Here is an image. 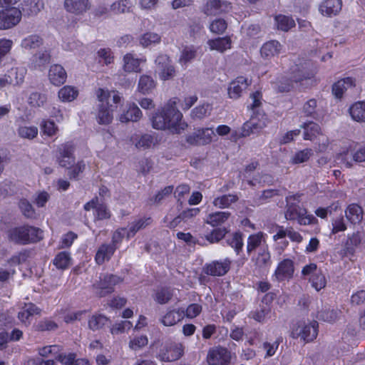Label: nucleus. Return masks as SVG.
<instances>
[{
  "instance_id": "nucleus-1",
  "label": "nucleus",
  "mask_w": 365,
  "mask_h": 365,
  "mask_svg": "<svg viewBox=\"0 0 365 365\" xmlns=\"http://www.w3.org/2000/svg\"><path fill=\"white\" fill-rule=\"evenodd\" d=\"M176 99H170L153 115V128L157 130H168L173 134L184 131L187 124L183 120L182 113L176 108Z\"/></svg>"
},
{
  "instance_id": "nucleus-2",
  "label": "nucleus",
  "mask_w": 365,
  "mask_h": 365,
  "mask_svg": "<svg viewBox=\"0 0 365 365\" xmlns=\"http://www.w3.org/2000/svg\"><path fill=\"white\" fill-rule=\"evenodd\" d=\"M95 94L99 102L96 120L99 125H109L113 121V113L117 105L121 102L122 96L117 91L103 88H97Z\"/></svg>"
},
{
  "instance_id": "nucleus-3",
  "label": "nucleus",
  "mask_w": 365,
  "mask_h": 365,
  "mask_svg": "<svg viewBox=\"0 0 365 365\" xmlns=\"http://www.w3.org/2000/svg\"><path fill=\"white\" fill-rule=\"evenodd\" d=\"M317 72L316 67L309 68V63H306L304 66L297 70L293 71L292 78L287 79L282 78L280 80L273 82L272 87L279 92H287L294 88V83H300L301 84H310L316 83L314 77Z\"/></svg>"
},
{
  "instance_id": "nucleus-4",
  "label": "nucleus",
  "mask_w": 365,
  "mask_h": 365,
  "mask_svg": "<svg viewBox=\"0 0 365 365\" xmlns=\"http://www.w3.org/2000/svg\"><path fill=\"white\" fill-rule=\"evenodd\" d=\"M9 240L15 243L26 245L42 239V230L32 226H21L12 228L7 233Z\"/></svg>"
},
{
  "instance_id": "nucleus-5",
  "label": "nucleus",
  "mask_w": 365,
  "mask_h": 365,
  "mask_svg": "<svg viewBox=\"0 0 365 365\" xmlns=\"http://www.w3.org/2000/svg\"><path fill=\"white\" fill-rule=\"evenodd\" d=\"M295 200V197L287 198V210L285 212V217L289 220H297L302 225L314 224L317 220L312 215L307 214V210L298 204L291 202L292 200Z\"/></svg>"
},
{
  "instance_id": "nucleus-6",
  "label": "nucleus",
  "mask_w": 365,
  "mask_h": 365,
  "mask_svg": "<svg viewBox=\"0 0 365 365\" xmlns=\"http://www.w3.org/2000/svg\"><path fill=\"white\" fill-rule=\"evenodd\" d=\"M302 275L307 277L312 287L317 292L324 289L327 284V277L323 271L315 263H309L302 269Z\"/></svg>"
},
{
  "instance_id": "nucleus-7",
  "label": "nucleus",
  "mask_w": 365,
  "mask_h": 365,
  "mask_svg": "<svg viewBox=\"0 0 365 365\" xmlns=\"http://www.w3.org/2000/svg\"><path fill=\"white\" fill-rule=\"evenodd\" d=\"M317 333L318 323L316 321L299 322L293 325L291 335L293 338L309 342L316 339Z\"/></svg>"
},
{
  "instance_id": "nucleus-8",
  "label": "nucleus",
  "mask_w": 365,
  "mask_h": 365,
  "mask_svg": "<svg viewBox=\"0 0 365 365\" xmlns=\"http://www.w3.org/2000/svg\"><path fill=\"white\" fill-rule=\"evenodd\" d=\"M269 123V120L265 113L256 112L252 115L250 120L244 123L242 128L241 135L243 137H246L251 134L258 133L267 127Z\"/></svg>"
},
{
  "instance_id": "nucleus-9",
  "label": "nucleus",
  "mask_w": 365,
  "mask_h": 365,
  "mask_svg": "<svg viewBox=\"0 0 365 365\" xmlns=\"http://www.w3.org/2000/svg\"><path fill=\"white\" fill-rule=\"evenodd\" d=\"M155 72L161 81H168L175 76L176 69L168 55H158L155 60Z\"/></svg>"
},
{
  "instance_id": "nucleus-10",
  "label": "nucleus",
  "mask_w": 365,
  "mask_h": 365,
  "mask_svg": "<svg viewBox=\"0 0 365 365\" xmlns=\"http://www.w3.org/2000/svg\"><path fill=\"white\" fill-rule=\"evenodd\" d=\"M28 255L26 252H21L13 255L8 261L1 264L0 267V281L4 282L11 279L16 272V266L26 262Z\"/></svg>"
},
{
  "instance_id": "nucleus-11",
  "label": "nucleus",
  "mask_w": 365,
  "mask_h": 365,
  "mask_svg": "<svg viewBox=\"0 0 365 365\" xmlns=\"http://www.w3.org/2000/svg\"><path fill=\"white\" fill-rule=\"evenodd\" d=\"M352 160L358 163L365 161V145L359 148L354 154L351 152V145L343 148L336 156V161L346 168H350L352 165Z\"/></svg>"
},
{
  "instance_id": "nucleus-12",
  "label": "nucleus",
  "mask_w": 365,
  "mask_h": 365,
  "mask_svg": "<svg viewBox=\"0 0 365 365\" xmlns=\"http://www.w3.org/2000/svg\"><path fill=\"white\" fill-rule=\"evenodd\" d=\"M182 354V344L170 341L162 346L157 357L163 361H173L180 358Z\"/></svg>"
},
{
  "instance_id": "nucleus-13",
  "label": "nucleus",
  "mask_w": 365,
  "mask_h": 365,
  "mask_svg": "<svg viewBox=\"0 0 365 365\" xmlns=\"http://www.w3.org/2000/svg\"><path fill=\"white\" fill-rule=\"evenodd\" d=\"M215 136V130L212 128H197L187 135L186 141L193 145H204L210 144Z\"/></svg>"
},
{
  "instance_id": "nucleus-14",
  "label": "nucleus",
  "mask_w": 365,
  "mask_h": 365,
  "mask_svg": "<svg viewBox=\"0 0 365 365\" xmlns=\"http://www.w3.org/2000/svg\"><path fill=\"white\" fill-rule=\"evenodd\" d=\"M122 279L113 274H104L100 277L99 282L93 284L96 292L99 296H104L113 291L114 286L120 283Z\"/></svg>"
},
{
  "instance_id": "nucleus-15",
  "label": "nucleus",
  "mask_w": 365,
  "mask_h": 365,
  "mask_svg": "<svg viewBox=\"0 0 365 365\" xmlns=\"http://www.w3.org/2000/svg\"><path fill=\"white\" fill-rule=\"evenodd\" d=\"M21 16V10L16 7L0 11V30L9 29L16 26Z\"/></svg>"
},
{
  "instance_id": "nucleus-16",
  "label": "nucleus",
  "mask_w": 365,
  "mask_h": 365,
  "mask_svg": "<svg viewBox=\"0 0 365 365\" xmlns=\"http://www.w3.org/2000/svg\"><path fill=\"white\" fill-rule=\"evenodd\" d=\"M294 272V262L290 259H284L279 262L272 276L275 282L288 281L292 278Z\"/></svg>"
},
{
  "instance_id": "nucleus-17",
  "label": "nucleus",
  "mask_w": 365,
  "mask_h": 365,
  "mask_svg": "<svg viewBox=\"0 0 365 365\" xmlns=\"http://www.w3.org/2000/svg\"><path fill=\"white\" fill-rule=\"evenodd\" d=\"M252 81L245 76H237L232 80L227 87V95L231 99L236 100L241 97L243 92L251 85Z\"/></svg>"
},
{
  "instance_id": "nucleus-18",
  "label": "nucleus",
  "mask_w": 365,
  "mask_h": 365,
  "mask_svg": "<svg viewBox=\"0 0 365 365\" xmlns=\"http://www.w3.org/2000/svg\"><path fill=\"white\" fill-rule=\"evenodd\" d=\"M231 9V4L225 0H207L203 6V12L207 16L228 13Z\"/></svg>"
},
{
  "instance_id": "nucleus-19",
  "label": "nucleus",
  "mask_w": 365,
  "mask_h": 365,
  "mask_svg": "<svg viewBox=\"0 0 365 365\" xmlns=\"http://www.w3.org/2000/svg\"><path fill=\"white\" fill-rule=\"evenodd\" d=\"M251 262L253 263L255 271L261 272L267 270L272 264L269 247L257 251V253L252 257Z\"/></svg>"
},
{
  "instance_id": "nucleus-20",
  "label": "nucleus",
  "mask_w": 365,
  "mask_h": 365,
  "mask_svg": "<svg viewBox=\"0 0 365 365\" xmlns=\"http://www.w3.org/2000/svg\"><path fill=\"white\" fill-rule=\"evenodd\" d=\"M18 319L25 325L31 323L32 317L41 313V309L32 303H20L19 304Z\"/></svg>"
},
{
  "instance_id": "nucleus-21",
  "label": "nucleus",
  "mask_w": 365,
  "mask_h": 365,
  "mask_svg": "<svg viewBox=\"0 0 365 365\" xmlns=\"http://www.w3.org/2000/svg\"><path fill=\"white\" fill-rule=\"evenodd\" d=\"M145 62V57L138 58L134 53H128L123 58V69L126 73H139L140 64Z\"/></svg>"
},
{
  "instance_id": "nucleus-22",
  "label": "nucleus",
  "mask_w": 365,
  "mask_h": 365,
  "mask_svg": "<svg viewBox=\"0 0 365 365\" xmlns=\"http://www.w3.org/2000/svg\"><path fill=\"white\" fill-rule=\"evenodd\" d=\"M267 234L262 232L250 235L247 241V252L250 254L255 250H265V247H269L267 243Z\"/></svg>"
},
{
  "instance_id": "nucleus-23",
  "label": "nucleus",
  "mask_w": 365,
  "mask_h": 365,
  "mask_svg": "<svg viewBox=\"0 0 365 365\" xmlns=\"http://www.w3.org/2000/svg\"><path fill=\"white\" fill-rule=\"evenodd\" d=\"M230 359V354L227 349L217 347L211 349L207 355L210 365H225Z\"/></svg>"
},
{
  "instance_id": "nucleus-24",
  "label": "nucleus",
  "mask_w": 365,
  "mask_h": 365,
  "mask_svg": "<svg viewBox=\"0 0 365 365\" xmlns=\"http://www.w3.org/2000/svg\"><path fill=\"white\" fill-rule=\"evenodd\" d=\"M48 78L52 85L60 86L66 81L67 73L61 65L53 64L49 68Z\"/></svg>"
},
{
  "instance_id": "nucleus-25",
  "label": "nucleus",
  "mask_w": 365,
  "mask_h": 365,
  "mask_svg": "<svg viewBox=\"0 0 365 365\" xmlns=\"http://www.w3.org/2000/svg\"><path fill=\"white\" fill-rule=\"evenodd\" d=\"M341 7V0H324L319 5V11L324 16L331 17L337 15Z\"/></svg>"
},
{
  "instance_id": "nucleus-26",
  "label": "nucleus",
  "mask_w": 365,
  "mask_h": 365,
  "mask_svg": "<svg viewBox=\"0 0 365 365\" xmlns=\"http://www.w3.org/2000/svg\"><path fill=\"white\" fill-rule=\"evenodd\" d=\"M232 41L230 36L217 37L209 39L207 45L210 51L223 53L232 48Z\"/></svg>"
},
{
  "instance_id": "nucleus-27",
  "label": "nucleus",
  "mask_w": 365,
  "mask_h": 365,
  "mask_svg": "<svg viewBox=\"0 0 365 365\" xmlns=\"http://www.w3.org/2000/svg\"><path fill=\"white\" fill-rule=\"evenodd\" d=\"M65 9L75 15H82L91 9L88 0H65Z\"/></svg>"
},
{
  "instance_id": "nucleus-28",
  "label": "nucleus",
  "mask_w": 365,
  "mask_h": 365,
  "mask_svg": "<svg viewBox=\"0 0 365 365\" xmlns=\"http://www.w3.org/2000/svg\"><path fill=\"white\" fill-rule=\"evenodd\" d=\"M230 264L231 262L227 258L222 261L212 262L206 265L205 272L212 276H222L228 272Z\"/></svg>"
},
{
  "instance_id": "nucleus-29",
  "label": "nucleus",
  "mask_w": 365,
  "mask_h": 365,
  "mask_svg": "<svg viewBox=\"0 0 365 365\" xmlns=\"http://www.w3.org/2000/svg\"><path fill=\"white\" fill-rule=\"evenodd\" d=\"M142 117V112L135 103H128L118 116L121 123L136 122Z\"/></svg>"
},
{
  "instance_id": "nucleus-30",
  "label": "nucleus",
  "mask_w": 365,
  "mask_h": 365,
  "mask_svg": "<svg viewBox=\"0 0 365 365\" xmlns=\"http://www.w3.org/2000/svg\"><path fill=\"white\" fill-rule=\"evenodd\" d=\"M282 50L281 43L275 40L264 43L260 48V54L263 58L270 59L279 55Z\"/></svg>"
},
{
  "instance_id": "nucleus-31",
  "label": "nucleus",
  "mask_w": 365,
  "mask_h": 365,
  "mask_svg": "<svg viewBox=\"0 0 365 365\" xmlns=\"http://www.w3.org/2000/svg\"><path fill=\"white\" fill-rule=\"evenodd\" d=\"M84 209L87 211L91 209H95V219L96 220H105L110 217V212L107 210L106 207L101 203H99L98 198H94L84 205Z\"/></svg>"
},
{
  "instance_id": "nucleus-32",
  "label": "nucleus",
  "mask_w": 365,
  "mask_h": 365,
  "mask_svg": "<svg viewBox=\"0 0 365 365\" xmlns=\"http://www.w3.org/2000/svg\"><path fill=\"white\" fill-rule=\"evenodd\" d=\"M58 162L61 167L70 169L74 164V158L72 155V148L70 145H63L59 148Z\"/></svg>"
},
{
  "instance_id": "nucleus-33",
  "label": "nucleus",
  "mask_w": 365,
  "mask_h": 365,
  "mask_svg": "<svg viewBox=\"0 0 365 365\" xmlns=\"http://www.w3.org/2000/svg\"><path fill=\"white\" fill-rule=\"evenodd\" d=\"M42 37L37 34L28 35L22 38L20 46L24 51L30 52L39 48L43 44Z\"/></svg>"
},
{
  "instance_id": "nucleus-34",
  "label": "nucleus",
  "mask_w": 365,
  "mask_h": 365,
  "mask_svg": "<svg viewBox=\"0 0 365 365\" xmlns=\"http://www.w3.org/2000/svg\"><path fill=\"white\" fill-rule=\"evenodd\" d=\"M51 51L44 48L35 53L31 59V66L34 68L41 69L51 61Z\"/></svg>"
},
{
  "instance_id": "nucleus-35",
  "label": "nucleus",
  "mask_w": 365,
  "mask_h": 365,
  "mask_svg": "<svg viewBox=\"0 0 365 365\" xmlns=\"http://www.w3.org/2000/svg\"><path fill=\"white\" fill-rule=\"evenodd\" d=\"M197 48L194 46H186L180 51L178 63L182 68H186L197 56Z\"/></svg>"
},
{
  "instance_id": "nucleus-36",
  "label": "nucleus",
  "mask_w": 365,
  "mask_h": 365,
  "mask_svg": "<svg viewBox=\"0 0 365 365\" xmlns=\"http://www.w3.org/2000/svg\"><path fill=\"white\" fill-rule=\"evenodd\" d=\"M79 94L77 87L64 86L58 91V98L63 103H70L76 100Z\"/></svg>"
},
{
  "instance_id": "nucleus-37",
  "label": "nucleus",
  "mask_w": 365,
  "mask_h": 365,
  "mask_svg": "<svg viewBox=\"0 0 365 365\" xmlns=\"http://www.w3.org/2000/svg\"><path fill=\"white\" fill-rule=\"evenodd\" d=\"M345 215L346 219L354 225L359 224L363 220V210L357 204L349 205L346 211Z\"/></svg>"
},
{
  "instance_id": "nucleus-38",
  "label": "nucleus",
  "mask_w": 365,
  "mask_h": 365,
  "mask_svg": "<svg viewBox=\"0 0 365 365\" xmlns=\"http://www.w3.org/2000/svg\"><path fill=\"white\" fill-rule=\"evenodd\" d=\"M26 73V68L23 67H16L11 68L6 75L10 85L20 86L24 81Z\"/></svg>"
},
{
  "instance_id": "nucleus-39",
  "label": "nucleus",
  "mask_w": 365,
  "mask_h": 365,
  "mask_svg": "<svg viewBox=\"0 0 365 365\" xmlns=\"http://www.w3.org/2000/svg\"><path fill=\"white\" fill-rule=\"evenodd\" d=\"M155 86L156 82L151 76L142 75L139 78L137 91L143 94H149L155 89Z\"/></svg>"
},
{
  "instance_id": "nucleus-40",
  "label": "nucleus",
  "mask_w": 365,
  "mask_h": 365,
  "mask_svg": "<svg viewBox=\"0 0 365 365\" xmlns=\"http://www.w3.org/2000/svg\"><path fill=\"white\" fill-rule=\"evenodd\" d=\"M130 141L137 148L147 149L155 145L154 138L151 135H133Z\"/></svg>"
},
{
  "instance_id": "nucleus-41",
  "label": "nucleus",
  "mask_w": 365,
  "mask_h": 365,
  "mask_svg": "<svg viewBox=\"0 0 365 365\" xmlns=\"http://www.w3.org/2000/svg\"><path fill=\"white\" fill-rule=\"evenodd\" d=\"M354 86V81L352 78L347 77L336 82L332 87V93L337 98H341L344 92L349 88Z\"/></svg>"
},
{
  "instance_id": "nucleus-42",
  "label": "nucleus",
  "mask_w": 365,
  "mask_h": 365,
  "mask_svg": "<svg viewBox=\"0 0 365 365\" xmlns=\"http://www.w3.org/2000/svg\"><path fill=\"white\" fill-rule=\"evenodd\" d=\"M351 118L356 122H365V101L353 103L349 109Z\"/></svg>"
},
{
  "instance_id": "nucleus-43",
  "label": "nucleus",
  "mask_w": 365,
  "mask_h": 365,
  "mask_svg": "<svg viewBox=\"0 0 365 365\" xmlns=\"http://www.w3.org/2000/svg\"><path fill=\"white\" fill-rule=\"evenodd\" d=\"M161 41V36L155 32H146L138 38L139 44L143 48H148L159 44Z\"/></svg>"
},
{
  "instance_id": "nucleus-44",
  "label": "nucleus",
  "mask_w": 365,
  "mask_h": 365,
  "mask_svg": "<svg viewBox=\"0 0 365 365\" xmlns=\"http://www.w3.org/2000/svg\"><path fill=\"white\" fill-rule=\"evenodd\" d=\"M115 250V247L110 245H102L98 250L95 260L97 264H102L108 261Z\"/></svg>"
},
{
  "instance_id": "nucleus-45",
  "label": "nucleus",
  "mask_w": 365,
  "mask_h": 365,
  "mask_svg": "<svg viewBox=\"0 0 365 365\" xmlns=\"http://www.w3.org/2000/svg\"><path fill=\"white\" fill-rule=\"evenodd\" d=\"M184 317V310L177 309L168 312L161 319L163 325L170 327L173 326L182 319Z\"/></svg>"
},
{
  "instance_id": "nucleus-46",
  "label": "nucleus",
  "mask_w": 365,
  "mask_h": 365,
  "mask_svg": "<svg viewBox=\"0 0 365 365\" xmlns=\"http://www.w3.org/2000/svg\"><path fill=\"white\" fill-rule=\"evenodd\" d=\"M275 24L279 30L288 31L295 26V21L291 16L278 14L274 17Z\"/></svg>"
},
{
  "instance_id": "nucleus-47",
  "label": "nucleus",
  "mask_w": 365,
  "mask_h": 365,
  "mask_svg": "<svg viewBox=\"0 0 365 365\" xmlns=\"http://www.w3.org/2000/svg\"><path fill=\"white\" fill-rule=\"evenodd\" d=\"M17 135L23 139L33 140L38 133V129L35 125H21L17 128Z\"/></svg>"
},
{
  "instance_id": "nucleus-48",
  "label": "nucleus",
  "mask_w": 365,
  "mask_h": 365,
  "mask_svg": "<svg viewBox=\"0 0 365 365\" xmlns=\"http://www.w3.org/2000/svg\"><path fill=\"white\" fill-rule=\"evenodd\" d=\"M229 212H217L208 215L205 222L212 227H217L225 223L230 217Z\"/></svg>"
},
{
  "instance_id": "nucleus-49",
  "label": "nucleus",
  "mask_w": 365,
  "mask_h": 365,
  "mask_svg": "<svg viewBox=\"0 0 365 365\" xmlns=\"http://www.w3.org/2000/svg\"><path fill=\"white\" fill-rule=\"evenodd\" d=\"M150 222L151 219L150 217H141L131 222L128 225L127 238L129 239L133 237L138 231L145 228Z\"/></svg>"
},
{
  "instance_id": "nucleus-50",
  "label": "nucleus",
  "mask_w": 365,
  "mask_h": 365,
  "mask_svg": "<svg viewBox=\"0 0 365 365\" xmlns=\"http://www.w3.org/2000/svg\"><path fill=\"white\" fill-rule=\"evenodd\" d=\"M148 344V338L144 334H136L130 337L128 347L134 351L141 350Z\"/></svg>"
},
{
  "instance_id": "nucleus-51",
  "label": "nucleus",
  "mask_w": 365,
  "mask_h": 365,
  "mask_svg": "<svg viewBox=\"0 0 365 365\" xmlns=\"http://www.w3.org/2000/svg\"><path fill=\"white\" fill-rule=\"evenodd\" d=\"M304 129V139L307 140H313L318 135L322 134L320 126L314 122L305 123L303 125Z\"/></svg>"
},
{
  "instance_id": "nucleus-52",
  "label": "nucleus",
  "mask_w": 365,
  "mask_h": 365,
  "mask_svg": "<svg viewBox=\"0 0 365 365\" xmlns=\"http://www.w3.org/2000/svg\"><path fill=\"white\" fill-rule=\"evenodd\" d=\"M76 356L73 354H62L59 352L57 356L63 365H89V363L86 359H75Z\"/></svg>"
},
{
  "instance_id": "nucleus-53",
  "label": "nucleus",
  "mask_w": 365,
  "mask_h": 365,
  "mask_svg": "<svg viewBox=\"0 0 365 365\" xmlns=\"http://www.w3.org/2000/svg\"><path fill=\"white\" fill-rule=\"evenodd\" d=\"M19 208L22 214L27 218L36 219L38 217V213L33 205L26 199L19 201Z\"/></svg>"
},
{
  "instance_id": "nucleus-54",
  "label": "nucleus",
  "mask_w": 365,
  "mask_h": 365,
  "mask_svg": "<svg viewBox=\"0 0 365 365\" xmlns=\"http://www.w3.org/2000/svg\"><path fill=\"white\" fill-rule=\"evenodd\" d=\"M237 197L233 195H225L215 197L213 200L214 206L218 208H226L237 200Z\"/></svg>"
},
{
  "instance_id": "nucleus-55",
  "label": "nucleus",
  "mask_w": 365,
  "mask_h": 365,
  "mask_svg": "<svg viewBox=\"0 0 365 365\" xmlns=\"http://www.w3.org/2000/svg\"><path fill=\"white\" fill-rule=\"evenodd\" d=\"M71 262L70 254L66 252L58 253L53 259V264L58 269H65L69 267Z\"/></svg>"
},
{
  "instance_id": "nucleus-56",
  "label": "nucleus",
  "mask_w": 365,
  "mask_h": 365,
  "mask_svg": "<svg viewBox=\"0 0 365 365\" xmlns=\"http://www.w3.org/2000/svg\"><path fill=\"white\" fill-rule=\"evenodd\" d=\"M108 319L102 314H94L88 320V327L93 331L102 329L107 323Z\"/></svg>"
},
{
  "instance_id": "nucleus-57",
  "label": "nucleus",
  "mask_w": 365,
  "mask_h": 365,
  "mask_svg": "<svg viewBox=\"0 0 365 365\" xmlns=\"http://www.w3.org/2000/svg\"><path fill=\"white\" fill-rule=\"evenodd\" d=\"M212 106L209 103H203L195 107L191 111V116L194 119H202L210 114Z\"/></svg>"
},
{
  "instance_id": "nucleus-58",
  "label": "nucleus",
  "mask_w": 365,
  "mask_h": 365,
  "mask_svg": "<svg viewBox=\"0 0 365 365\" xmlns=\"http://www.w3.org/2000/svg\"><path fill=\"white\" fill-rule=\"evenodd\" d=\"M133 4L128 0H119L111 4L110 10L115 14L125 13L130 11Z\"/></svg>"
},
{
  "instance_id": "nucleus-59",
  "label": "nucleus",
  "mask_w": 365,
  "mask_h": 365,
  "mask_svg": "<svg viewBox=\"0 0 365 365\" xmlns=\"http://www.w3.org/2000/svg\"><path fill=\"white\" fill-rule=\"evenodd\" d=\"M313 155L312 149L306 148L299 151H297L291 158V163L292 164H300L308 161L310 157Z\"/></svg>"
},
{
  "instance_id": "nucleus-60",
  "label": "nucleus",
  "mask_w": 365,
  "mask_h": 365,
  "mask_svg": "<svg viewBox=\"0 0 365 365\" xmlns=\"http://www.w3.org/2000/svg\"><path fill=\"white\" fill-rule=\"evenodd\" d=\"M97 58L100 63H103L105 65L112 63L114 60L113 51L109 48H100L97 51Z\"/></svg>"
},
{
  "instance_id": "nucleus-61",
  "label": "nucleus",
  "mask_w": 365,
  "mask_h": 365,
  "mask_svg": "<svg viewBox=\"0 0 365 365\" xmlns=\"http://www.w3.org/2000/svg\"><path fill=\"white\" fill-rule=\"evenodd\" d=\"M24 11H28L29 14H36L43 8L41 0H28L24 2Z\"/></svg>"
},
{
  "instance_id": "nucleus-62",
  "label": "nucleus",
  "mask_w": 365,
  "mask_h": 365,
  "mask_svg": "<svg viewBox=\"0 0 365 365\" xmlns=\"http://www.w3.org/2000/svg\"><path fill=\"white\" fill-rule=\"evenodd\" d=\"M227 243L235 249L238 254L243 247L242 235L240 232H235L227 237Z\"/></svg>"
},
{
  "instance_id": "nucleus-63",
  "label": "nucleus",
  "mask_w": 365,
  "mask_h": 365,
  "mask_svg": "<svg viewBox=\"0 0 365 365\" xmlns=\"http://www.w3.org/2000/svg\"><path fill=\"white\" fill-rule=\"evenodd\" d=\"M227 28V24L223 19L213 20L209 26L210 31L215 34H223Z\"/></svg>"
},
{
  "instance_id": "nucleus-64",
  "label": "nucleus",
  "mask_w": 365,
  "mask_h": 365,
  "mask_svg": "<svg viewBox=\"0 0 365 365\" xmlns=\"http://www.w3.org/2000/svg\"><path fill=\"white\" fill-rule=\"evenodd\" d=\"M40 127L43 133L49 137L56 135L58 130L54 122L50 120H43L40 124Z\"/></svg>"
}]
</instances>
